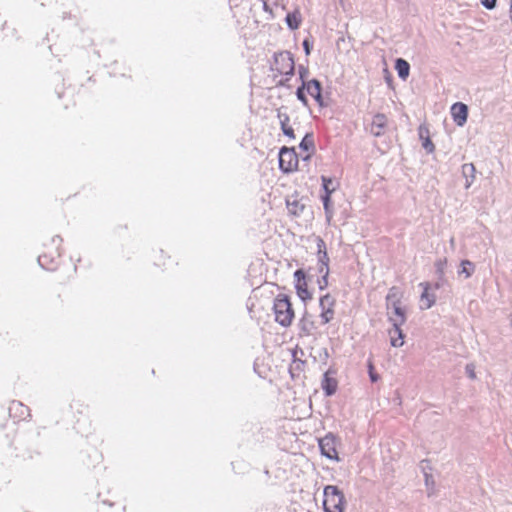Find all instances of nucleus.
<instances>
[{
    "label": "nucleus",
    "mask_w": 512,
    "mask_h": 512,
    "mask_svg": "<svg viewBox=\"0 0 512 512\" xmlns=\"http://www.w3.org/2000/svg\"><path fill=\"white\" fill-rule=\"evenodd\" d=\"M274 319L282 327H290L295 318V311L289 295L279 293L273 300Z\"/></svg>",
    "instance_id": "1"
},
{
    "label": "nucleus",
    "mask_w": 512,
    "mask_h": 512,
    "mask_svg": "<svg viewBox=\"0 0 512 512\" xmlns=\"http://www.w3.org/2000/svg\"><path fill=\"white\" fill-rule=\"evenodd\" d=\"M294 68V58L290 52L283 51L274 55L271 71L274 78L281 77L278 84L283 85L288 80L287 76L293 75Z\"/></svg>",
    "instance_id": "2"
},
{
    "label": "nucleus",
    "mask_w": 512,
    "mask_h": 512,
    "mask_svg": "<svg viewBox=\"0 0 512 512\" xmlns=\"http://www.w3.org/2000/svg\"><path fill=\"white\" fill-rule=\"evenodd\" d=\"M323 508L325 512H344L346 499L344 493L335 485H327L324 488Z\"/></svg>",
    "instance_id": "3"
},
{
    "label": "nucleus",
    "mask_w": 512,
    "mask_h": 512,
    "mask_svg": "<svg viewBox=\"0 0 512 512\" xmlns=\"http://www.w3.org/2000/svg\"><path fill=\"white\" fill-rule=\"evenodd\" d=\"M402 292L396 288H390L386 300L388 309H392L390 320L393 324L403 325L406 321L405 309L402 306Z\"/></svg>",
    "instance_id": "4"
},
{
    "label": "nucleus",
    "mask_w": 512,
    "mask_h": 512,
    "mask_svg": "<svg viewBox=\"0 0 512 512\" xmlns=\"http://www.w3.org/2000/svg\"><path fill=\"white\" fill-rule=\"evenodd\" d=\"M62 242L60 238L53 239L52 243L45 244L43 251L38 256V261L42 267L47 270H53L59 263L61 258V250L59 244Z\"/></svg>",
    "instance_id": "5"
},
{
    "label": "nucleus",
    "mask_w": 512,
    "mask_h": 512,
    "mask_svg": "<svg viewBox=\"0 0 512 512\" xmlns=\"http://www.w3.org/2000/svg\"><path fill=\"white\" fill-rule=\"evenodd\" d=\"M294 289L300 300L307 302L313 299V292L309 288L308 277L303 269H297L293 274Z\"/></svg>",
    "instance_id": "6"
},
{
    "label": "nucleus",
    "mask_w": 512,
    "mask_h": 512,
    "mask_svg": "<svg viewBox=\"0 0 512 512\" xmlns=\"http://www.w3.org/2000/svg\"><path fill=\"white\" fill-rule=\"evenodd\" d=\"M319 272L322 274V279L318 280V285L321 290L328 286L329 275V256L327 253L326 244L323 239H317Z\"/></svg>",
    "instance_id": "7"
},
{
    "label": "nucleus",
    "mask_w": 512,
    "mask_h": 512,
    "mask_svg": "<svg viewBox=\"0 0 512 512\" xmlns=\"http://www.w3.org/2000/svg\"><path fill=\"white\" fill-rule=\"evenodd\" d=\"M321 84L318 80H310L297 89V97L305 105L308 104L307 94L319 104H322Z\"/></svg>",
    "instance_id": "8"
},
{
    "label": "nucleus",
    "mask_w": 512,
    "mask_h": 512,
    "mask_svg": "<svg viewBox=\"0 0 512 512\" xmlns=\"http://www.w3.org/2000/svg\"><path fill=\"white\" fill-rule=\"evenodd\" d=\"M298 156L294 148L283 147L279 153V167L285 172H293L298 167Z\"/></svg>",
    "instance_id": "9"
},
{
    "label": "nucleus",
    "mask_w": 512,
    "mask_h": 512,
    "mask_svg": "<svg viewBox=\"0 0 512 512\" xmlns=\"http://www.w3.org/2000/svg\"><path fill=\"white\" fill-rule=\"evenodd\" d=\"M319 307L321 323L326 325L334 319L336 299L331 294L327 293L320 297Z\"/></svg>",
    "instance_id": "10"
},
{
    "label": "nucleus",
    "mask_w": 512,
    "mask_h": 512,
    "mask_svg": "<svg viewBox=\"0 0 512 512\" xmlns=\"http://www.w3.org/2000/svg\"><path fill=\"white\" fill-rule=\"evenodd\" d=\"M337 446L338 440L331 433L319 439V447L322 455H324L330 460L339 461Z\"/></svg>",
    "instance_id": "11"
},
{
    "label": "nucleus",
    "mask_w": 512,
    "mask_h": 512,
    "mask_svg": "<svg viewBox=\"0 0 512 512\" xmlns=\"http://www.w3.org/2000/svg\"><path fill=\"white\" fill-rule=\"evenodd\" d=\"M387 125L388 117L383 113H377L372 118L370 131L374 136L379 137L384 134Z\"/></svg>",
    "instance_id": "12"
},
{
    "label": "nucleus",
    "mask_w": 512,
    "mask_h": 512,
    "mask_svg": "<svg viewBox=\"0 0 512 512\" xmlns=\"http://www.w3.org/2000/svg\"><path fill=\"white\" fill-rule=\"evenodd\" d=\"M451 114L454 122L458 126H463L467 121L468 108L467 105L461 102H457L451 107Z\"/></svg>",
    "instance_id": "13"
},
{
    "label": "nucleus",
    "mask_w": 512,
    "mask_h": 512,
    "mask_svg": "<svg viewBox=\"0 0 512 512\" xmlns=\"http://www.w3.org/2000/svg\"><path fill=\"white\" fill-rule=\"evenodd\" d=\"M420 286L423 288V292L420 297V307L421 309H429L435 303V294L430 293L431 286L428 282L420 283Z\"/></svg>",
    "instance_id": "14"
},
{
    "label": "nucleus",
    "mask_w": 512,
    "mask_h": 512,
    "mask_svg": "<svg viewBox=\"0 0 512 512\" xmlns=\"http://www.w3.org/2000/svg\"><path fill=\"white\" fill-rule=\"evenodd\" d=\"M418 134H419L420 139L422 140L423 147L428 152H433L435 149V146L430 139V130H429L428 126L420 125L418 128Z\"/></svg>",
    "instance_id": "15"
},
{
    "label": "nucleus",
    "mask_w": 512,
    "mask_h": 512,
    "mask_svg": "<svg viewBox=\"0 0 512 512\" xmlns=\"http://www.w3.org/2000/svg\"><path fill=\"white\" fill-rule=\"evenodd\" d=\"M390 343L393 347H401L404 344V334L401 325L393 324V329L389 331Z\"/></svg>",
    "instance_id": "16"
},
{
    "label": "nucleus",
    "mask_w": 512,
    "mask_h": 512,
    "mask_svg": "<svg viewBox=\"0 0 512 512\" xmlns=\"http://www.w3.org/2000/svg\"><path fill=\"white\" fill-rule=\"evenodd\" d=\"M278 118L280 120V125L283 133L290 139L295 138L294 130L290 125V118L286 113H278Z\"/></svg>",
    "instance_id": "17"
},
{
    "label": "nucleus",
    "mask_w": 512,
    "mask_h": 512,
    "mask_svg": "<svg viewBox=\"0 0 512 512\" xmlns=\"http://www.w3.org/2000/svg\"><path fill=\"white\" fill-rule=\"evenodd\" d=\"M337 385V380L330 376L329 372H326L322 382V389L325 391L326 395L330 396L334 394L337 390Z\"/></svg>",
    "instance_id": "18"
},
{
    "label": "nucleus",
    "mask_w": 512,
    "mask_h": 512,
    "mask_svg": "<svg viewBox=\"0 0 512 512\" xmlns=\"http://www.w3.org/2000/svg\"><path fill=\"white\" fill-rule=\"evenodd\" d=\"M301 22V13L298 10L288 13L286 16V23L292 30L298 29L301 25Z\"/></svg>",
    "instance_id": "19"
},
{
    "label": "nucleus",
    "mask_w": 512,
    "mask_h": 512,
    "mask_svg": "<svg viewBox=\"0 0 512 512\" xmlns=\"http://www.w3.org/2000/svg\"><path fill=\"white\" fill-rule=\"evenodd\" d=\"M395 69L401 79L405 80L409 76L410 65L406 60L402 58L397 59Z\"/></svg>",
    "instance_id": "20"
},
{
    "label": "nucleus",
    "mask_w": 512,
    "mask_h": 512,
    "mask_svg": "<svg viewBox=\"0 0 512 512\" xmlns=\"http://www.w3.org/2000/svg\"><path fill=\"white\" fill-rule=\"evenodd\" d=\"M300 148L307 152V155L304 157L307 159L310 156V152L314 150L313 136L309 134L305 135L300 143Z\"/></svg>",
    "instance_id": "21"
},
{
    "label": "nucleus",
    "mask_w": 512,
    "mask_h": 512,
    "mask_svg": "<svg viewBox=\"0 0 512 512\" xmlns=\"http://www.w3.org/2000/svg\"><path fill=\"white\" fill-rule=\"evenodd\" d=\"M304 208L305 206L298 200H287V209L293 216H299L303 212Z\"/></svg>",
    "instance_id": "22"
},
{
    "label": "nucleus",
    "mask_w": 512,
    "mask_h": 512,
    "mask_svg": "<svg viewBox=\"0 0 512 512\" xmlns=\"http://www.w3.org/2000/svg\"><path fill=\"white\" fill-rule=\"evenodd\" d=\"M462 172L466 177H470L471 180H467L466 187H469L475 178V167L473 164H464L462 166Z\"/></svg>",
    "instance_id": "23"
},
{
    "label": "nucleus",
    "mask_w": 512,
    "mask_h": 512,
    "mask_svg": "<svg viewBox=\"0 0 512 512\" xmlns=\"http://www.w3.org/2000/svg\"><path fill=\"white\" fill-rule=\"evenodd\" d=\"M168 259H170V256L166 255V253L163 250H160L159 252L155 253L153 257L154 264L158 267H165L166 260Z\"/></svg>",
    "instance_id": "24"
},
{
    "label": "nucleus",
    "mask_w": 512,
    "mask_h": 512,
    "mask_svg": "<svg viewBox=\"0 0 512 512\" xmlns=\"http://www.w3.org/2000/svg\"><path fill=\"white\" fill-rule=\"evenodd\" d=\"M300 327L303 332L306 334H311L315 329L313 321L309 320V318L304 315L300 320Z\"/></svg>",
    "instance_id": "25"
},
{
    "label": "nucleus",
    "mask_w": 512,
    "mask_h": 512,
    "mask_svg": "<svg viewBox=\"0 0 512 512\" xmlns=\"http://www.w3.org/2000/svg\"><path fill=\"white\" fill-rule=\"evenodd\" d=\"M304 363L299 360H294L290 366V374L292 378L299 377L300 372L303 371Z\"/></svg>",
    "instance_id": "26"
},
{
    "label": "nucleus",
    "mask_w": 512,
    "mask_h": 512,
    "mask_svg": "<svg viewBox=\"0 0 512 512\" xmlns=\"http://www.w3.org/2000/svg\"><path fill=\"white\" fill-rule=\"evenodd\" d=\"M474 272V265L469 260H463L461 262V270L460 273L465 274L466 278L470 277Z\"/></svg>",
    "instance_id": "27"
},
{
    "label": "nucleus",
    "mask_w": 512,
    "mask_h": 512,
    "mask_svg": "<svg viewBox=\"0 0 512 512\" xmlns=\"http://www.w3.org/2000/svg\"><path fill=\"white\" fill-rule=\"evenodd\" d=\"M336 190V187H332V189H328L327 188V193H325L323 196H322V201H323V205H324V209L326 212L329 211V207H330V198H331V194Z\"/></svg>",
    "instance_id": "28"
},
{
    "label": "nucleus",
    "mask_w": 512,
    "mask_h": 512,
    "mask_svg": "<svg viewBox=\"0 0 512 512\" xmlns=\"http://www.w3.org/2000/svg\"><path fill=\"white\" fill-rule=\"evenodd\" d=\"M446 265H447V259H446V258H444V259H440V260H438V261L435 263V267H436L437 273H438L441 277L444 275Z\"/></svg>",
    "instance_id": "29"
},
{
    "label": "nucleus",
    "mask_w": 512,
    "mask_h": 512,
    "mask_svg": "<svg viewBox=\"0 0 512 512\" xmlns=\"http://www.w3.org/2000/svg\"><path fill=\"white\" fill-rule=\"evenodd\" d=\"M368 370H369V376L372 382H376L379 379L378 374L374 371V365L371 360L368 361Z\"/></svg>",
    "instance_id": "30"
},
{
    "label": "nucleus",
    "mask_w": 512,
    "mask_h": 512,
    "mask_svg": "<svg viewBox=\"0 0 512 512\" xmlns=\"http://www.w3.org/2000/svg\"><path fill=\"white\" fill-rule=\"evenodd\" d=\"M322 183H323V188H324L325 193H327V188L332 189V187H335L333 185V180L326 176H322Z\"/></svg>",
    "instance_id": "31"
},
{
    "label": "nucleus",
    "mask_w": 512,
    "mask_h": 512,
    "mask_svg": "<svg viewBox=\"0 0 512 512\" xmlns=\"http://www.w3.org/2000/svg\"><path fill=\"white\" fill-rule=\"evenodd\" d=\"M496 2L497 0H482L481 3L485 8L491 10L496 6Z\"/></svg>",
    "instance_id": "32"
},
{
    "label": "nucleus",
    "mask_w": 512,
    "mask_h": 512,
    "mask_svg": "<svg viewBox=\"0 0 512 512\" xmlns=\"http://www.w3.org/2000/svg\"><path fill=\"white\" fill-rule=\"evenodd\" d=\"M303 46H304V49H305V52L306 54L308 55L310 53V45H309V42L307 40H304L303 42Z\"/></svg>",
    "instance_id": "33"
},
{
    "label": "nucleus",
    "mask_w": 512,
    "mask_h": 512,
    "mask_svg": "<svg viewBox=\"0 0 512 512\" xmlns=\"http://www.w3.org/2000/svg\"><path fill=\"white\" fill-rule=\"evenodd\" d=\"M467 372H468L470 378H472V379L475 378V372H474L473 368H470V366H467Z\"/></svg>",
    "instance_id": "34"
},
{
    "label": "nucleus",
    "mask_w": 512,
    "mask_h": 512,
    "mask_svg": "<svg viewBox=\"0 0 512 512\" xmlns=\"http://www.w3.org/2000/svg\"><path fill=\"white\" fill-rule=\"evenodd\" d=\"M263 1V8L265 11L269 12V13H272V10L268 7V4L265 0H262Z\"/></svg>",
    "instance_id": "35"
}]
</instances>
